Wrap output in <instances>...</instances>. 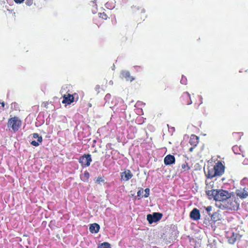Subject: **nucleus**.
Here are the masks:
<instances>
[{
    "instance_id": "dca6fc26",
    "label": "nucleus",
    "mask_w": 248,
    "mask_h": 248,
    "mask_svg": "<svg viewBox=\"0 0 248 248\" xmlns=\"http://www.w3.org/2000/svg\"><path fill=\"white\" fill-rule=\"evenodd\" d=\"M237 195L241 199H245L248 197V192L244 190L242 192L237 193Z\"/></svg>"
},
{
    "instance_id": "4468645a",
    "label": "nucleus",
    "mask_w": 248,
    "mask_h": 248,
    "mask_svg": "<svg viewBox=\"0 0 248 248\" xmlns=\"http://www.w3.org/2000/svg\"><path fill=\"white\" fill-rule=\"evenodd\" d=\"M238 234L233 232L232 235L228 238V242L231 244H233L236 241Z\"/></svg>"
},
{
    "instance_id": "2f4dec72",
    "label": "nucleus",
    "mask_w": 248,
    "mask_h": 248,
    "mask_svg": "<svg viewBox=\"0 0 248 248\" xmlns=\"http://www.w3.org/2000/svg\"><path fill=\"white\" fill-rule=\"evenodd\" d=\"M194 148L193 147H191L190 149H189V150L190 151H192V150H193Z\"/></svg>"
},
{
    "instance_id": "a211bd4d",
    "label": "nucleus",
    "mask_w": 248,
    "mask_h": 248,
    "mask_svg": "<svg viewBox=\"0 0 248 248\" xmlns=\"http://www.w3.org/2000/svg\"><path fill=\"white\" fill-rule=\"evenodd\" d=\"M182 168L184 170V171L188 170L190 169V167L186 162H185L182 165Z\"/></svg>"
},
{
    "instance_id": "9d476101",
    "label": "nucleus",
    "mask_w": 248,
    "mask_h": 248,
    "mask_svg": "<svg viewBox=\"0 0 248 248\" xmlns=\"http://www.w3.org/2000/svg\"><path fill=\"white\" fill-rule=\"evenodd\" d=\"M74 101V97L73 95L68 94V95H64L63 96V100L62 101V103H67L68 104H71Z\"/></svg>"
},
{
    "instance_id": "bb28decb",
    "label": "nucleus",
    "mask_w": 248,
    "mask_h": 248,
    "mask_svg": "<svg viewBox=\"0 0 248 248\" xmlns=\"http://www.w3.org/2000/svg\"><path fill=\"white\" fill-rule=\"evenodd\" d=\"M31 144L33 146H37L39 145L38 143L36 142V141H32L31 142Z\"/></svg>"
},
{
    "instance_id": "6ab92c4d",
    "label": "nucleus",
    "mask_w": 248,
    "mask_h": 248,
    "mask_svg": "<svg viewBox=\"0 0 248 248\" xmlns=\"http://www.w3.org/2000/svg\"><path fill=\"white\" fill-rule=\"evenodd\" d=\"M33 137L34 138H37L38 142H41L42 140V138L41 137H39L38 134L37 133H34L33 134Z\"/></svg>"
},
{
    "instance_id": "9b49d317",
    "label": "nucleus",
    "mask_w": 248,
    "mask_h": 248,
    "mask_svg": "<svg viewBox=\"0 0 248 248\" xmlns=\"http://www.w3.org/2000/svg\"><path fill=\"white\" fill-rule=\"evenodd\" d=\"M175 162L174 156H166L164 158V163L166 165L172 164Z\"/></svg>"
},
{
    "instance_id": "aec40b11",
    "label": "nucleus",
    "mask_w": 248,
    "mask_h": 248,
    "mask_svg": "<svg viewBox=\"0 0 248 248\" xmlns=\"http://www.w3.org/2000/svg\"><path fill=\"white\" fill-rule=\"evenodd\" d=\"M104 182V180L102 177H98L96 180V182L98 184H100V183H103Z\"/></svg>"
},
{
    "instance_id": "f3484780",
    "label": "nucleus",
    "mask_w": 248,
    "mask_h": 248,
    "mask_svg": "<svg viewBox=\"0 0 248 248\" xmlns=\"http://www.w3.org/2000/svg\"><path fill=\"white\" fill-rule=\"evenodd\" d=\"M98 248H110V244L108 242H104L99 244Z\"/></svg>"
},
{
    "instance_id": "cd10ccee",
    "label": "nucleus",
    "mask_w": 248,
    "mask_h": 248,
    "mask_svg": "<svg viewBox=\"0 0 248 248\" xmlns=\"http://www.w3.org/2000/svg\"><path fill=\"white\" fill-rule=\"evenodd\" d=\"M243 164L245 165H248V159H245L243 161Z\"/></svg>"
},
{
    "instance_id": "39448f33",
    "label": "nucleus",
    "mask_w": 248,
    "mask_h": 248,
    "mask_svg": "<svg viewBox=\"0 0 248 248\" xmlns=\"http://www.w3.org/2000/svg\"><path fill=\"white\" fill-rule=\"evenodd\" d=\"M217 176H220L224 172L225 167L221 161H218L214 166Z\"/></svg>"
},
{
    "instance_id": "b1692460",
    "label": "nucleus",
    "mask_w": 248,
    "mask_h": 248,
    "mask_svg": "<svg viewBox=\"0 0 248 248\" xmlns=\"http://www.w3.org/2000/svg\"><path fill=\"white\" fill-rule=\"evenodd\" d=\"M99 17H100L102 18H104V19L107 18V15L106 14H105L104 13H100V14H99Z\"/></svg>"
},
{
    "instance_id": "1a4fd4ad",
    "label": "nucleus",
    "mask_w": 248,
    "mask_h": 248,
    "mask_svg": "<svg viewBox=\"0 0 248 248\" xmlns=\"http://www.w3.org/2000/svg\"><path fill=\"white\" fill-rule=\"evenodd\" d=\"M100 229V226L97 223H93L91 224L89 227V230L92 233H97Z\"/></svg>"
},
{
    "instance_id": "6e6552de",
    "label": "nucleus",
    "mask_w": 248,
    "mask_h": 248,
    "mask_svg": "<svg viewBox=\"0 0 248 248\" xmlns=\"http://www.w3.org/2000/svg\"><path fill=\"white\" fill-rule=\"evenodd\" d=\"M201 215L199 210L195 208L190 213V217L194 220H198L200 219Z\"/></svg>"
},
{
    "instance_id": "2eb2a0df",
    "label": "nucleus",
    "mask_w": 248,
    "mask_h": 248,
    "mask_svg": "<svg viewBox=\"0 0 248 248\" xmlns=\"http://www.w3.org/2000/svg\"><path fill=\"white\" fill-rule=\"evenodd\" d=\"M90 177V173L89 172L86 170L84 171V173L82 176H81V178L83 181L88 182L89 179Z\"/></svg>"
},
{
    "instance_id": "473e14b6",
    "label": "nucleus",
    "mask_w": 248,
    "mask_h": 248,
    "mask_svg": "<svg viewBox=\"0 0 248 248\" xmlns=\"http://www.w3.org/2000/svg\"><path fill=\"white\" fill-rule=\"evenodd\" d=\"M83 155H89V154H84Z\"/></svg>"
},
{
    "instance_id": "f03ea898",
    "label": "nucleus",
    "mask_w": 248,
    "mask_h": 248,
    "mask_svg": "<svg viewBox=\"0 0 248 248\" xmlns=\"http://www.w3.org/2000/svg\"><path fill=\"white\" fill-rule=\"evenodd\" d=\"M219 203V204L216 203V205L222 210L237 211L239 207V203L237 202V198L232 195L223 203Z\"/></svg>"
},
{
    "instance_id": "c756f323",
    "label": "nucleus",
    "mask_w": 248,
    "mask_h": 248,
    "mask_svg": "<svg viewBox=\"0 0 248 248\" xmlns=\"http://www.w3.org/2000/svg\"><path fill=\"white\" fill-rule=\"evenodd\" d=\"M192 137H193V140H194V139H195L197 140L199 139V138L197 136L193 135Z\"/></svg>"
},
{
    "instance_id": "a878e982",
    "label": "nucleus",
    "mask_w": 248,
    "mask_h": 248,
    "mask_svg": "<svg viewBox=\"0 0 248 248\" xmlns=\"http://www.w3.org/2000/svg\"><path fill=\"white\" fill-rule=\"evenodd\" d=\"M212 207L211 206H207V207L206 208V210L208 212H210L211 211H212Z\"/></svg>"
},
{
    "instance_id": "4be33fe9",
    "label": "nucleus",
    "mask_w": 248,
    "mask_h": 248,
    "mask_svg": "<svg viewBox=\"0 0 248 248\" xmlns=\"http://www.w3.org/2000/svg\"><path fill=\"white\" fill-rule=\"evenodd\" d=\"M94 152L97 153L99 154H103L107 153V152H104L103 151H102L100 147L99 148V149L97 150H95Z\"/></svg>"
},
{
    "instance_id": "393cba45",
    "label": "nucleus",
    "mask_w": 248,
    "mask_h": 248,
    "mask_svg": "<svg viewBox=\"0 0 248 248\" xmlns=\"http://www.w3.org/2000/svg\"><path fill=\"white\" fill-rule=\"evenodd\" d=\"M143 193V189H141L140 190H139L137 192V196L138 197H140L142 193Z\"/></svg>"
},
{
    "instance_id": "0eeeda50",
    "label": "nucleus",
    "mask_w": 248,
    "mask_h": 248,
    "mask_svg": "<svg viewBox=\"0 0 248 248\" xmlns=\"http://www.w3.org/2000/svg\"><path fill=\"white\" fill-rule=\"evenodd\" d=\"M121 180L124 181H127L132 177L133 174L130 170H126L121 173Z\"/></svg>"
},
{
    "instance_id": "5701e85b",
    "label": "nucleus",
    "mask_w": 248,
    "mask_h": 248,
    "mask_svg": "<svg viewBox=\"0 0 248 248\" xmlns=\"http://www.w3.org/2000/svg\"><path fill=\"white\" fill-rule=\"evenodd\" d=\"M25 3L28 6H31L33 3V0H26Z\"/></svg>"
},
{
    "instance_id": "f257e3e1",
    "label": "nucleus",
    "mask_w": 248,
    "mask_h": 248,
    "mask_svg": "<svg viewBox=\"0 0 248 248\" xmlns=\"http://www.w3.org/2000/svg\"><path fill=\"white\" fill-rule=\"evenodd\" d=\"M206 194L208 196H212L215 201L218 202L217 203L219 204V203H223L232 195L228 191L223 189L208 190L206 191Z\"/></svg>"
},
{
    "instance_id": "7c9ffc66",
    "label": "nucleus",
    "mask_w": 248,
    "mask_h": 248,
    "mask_svg": "<svg viewBox=\"0 0 248 248\" xmlns=\"http://www.w3.org/2000/svg\"><path fill=\"white\" fill-rule=\"evenodd\" d=\"M0 104L1 105V106L2 107H4V102H2L0 103Z\"/></svg>"
},
{
    "instance_id": "423d86ee",
    "label": "nucleus",
    "mask_w": 248,
    "mask_h": 248,
    "mask_svg": "<svg viewBox=\"0 0 248 248\" xmlns=\"http://www.w3.org/2000/svg\"><path fill=\"white\" fill-rule=\"evenodd\" d=\"M91 156H81L79 158V161L82 167H86L90 166L92 161Z\"/></svg>"
},
{
    "instance_id": "20e7f679",
    "label": "nucleus",
    "mask_w": 248,
    "mask_h": 248,
    "mask_svg": "<svg viewBox=\"0 0 248 248\" xmlns=\"http://www.w3.org/2000/svg\"><path fill=\"white\" fill-rule=\"evenodd\" d=\"M8 124L14 131H16L21 124V122L17 118L14 117L9 121Z\"/></svg>"
},
{
    "instance_id": "ddd939ff",
    "label": "nucleus",
    "mask_w": 248,
    "mask_h": 248,
    "mask_svg": "<svg viewBox=\"0 0 248 248\" xmlns=\"http://www.w3.org/2000/svg\"><path fill=\"white\" fill-rule=\"evenodd\" d=\"M121 74L127 81H132L133 80V78L130 76V73L128 71H123L122 72Z\"/></svg>"
},
{
    "instance_id": "412c9836",
    "label": "nucleus",
    "mask_w": 248,
    "mask_h": 248,
    "mask_svg": "<svg viewBox=\"0 0 248 248\" xmlns=\"http://www.w3.org/2000/svg\"><path fill=\"white\" fill-rule=\"evenodd\" d=\"M145 194L144 195V197H145V198H147L149 196V193H150V189L149 188H147L145 189Z\"/></svg>"
},
{
    "instance_id": "f8f14e48",
    "label": "nucleus",
    "mask_w": 248,
    "mask_h": 248,
    "mask_svg": "<svg viewBox=\"0 0 248 248\" xmlns=\"http://www.w3.org/2000/svg\"><path fill=\"white\" fill-rule=\"evenodd\" d=\"M206 176L208 178L210 179H212L215 177L217 176L214 167L213 168L208 169Z\"/></svg>"
},
{
    "instance_id": "7ed1b4c3",
    "label": "nucleus",
    "mask_w": 248,
    "mask_h": 248,
    "mask_svg": "<svg viewBox=\"0 0 248 248\" xmlns=\"http://www.w3.org/2000/svg\"><path fill=\"white\" fill-rule=\"evenodd\" d=\"M162 214L160 213H154L153 215L148 214L147 216V219L150 224L159 221L162 217Z\"/></svg>"
},
{
    "instance_id": "c85d7f7f",
    "label": "nucleus",
    "mask_w": 248,
    "mask_h": 248,
    "mask_svg": "<svg viewBox=\"0 0 248 248\" xmlns=\"http://www.w3.org/2000/svg\"><path fill=\"white\" fill-rule=\"evenodd\" d=\"M17 3H21L24 0H14Z\"/></svg>"
}]
</instances>
